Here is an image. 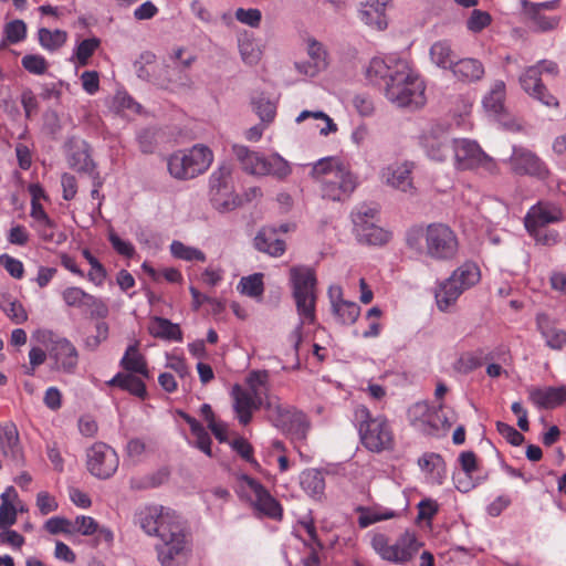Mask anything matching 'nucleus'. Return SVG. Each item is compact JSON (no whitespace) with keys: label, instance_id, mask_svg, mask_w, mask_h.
Wrapping results in <instances>:
<instances>
[{"label":"nucleus","instance_id":"obj_18","mask_svg":"<svg viewBox=\"0 0 566 566\" xmlns=\"http://www.w3.org/2000/svg\"><path fill=\"white\" fill-rule=\"evenodd\" d=\"M421 145L427 155L437 161L446 160L451 149L448 133L441 125L424 130L421 136Z\"/></svg>","mask_w":566,"mask_h":566},{"label":"nucleus","instance_id":"obj_62","mask_svg":"<svg viewBox=\"0 0 566 566\" xmlns=\"http://www.w3.org/2000/svg\"><path fill=\"white\" fill-rule=\"evenodd\" d=\"M72 530L73 533L77 532L82 535L88 536L95 534L98 531V524L93 517L81 515L77 516L74 522H72Z\"/></svg>","mask_w":566,"mask_h":566},{"label":"nucleus","instance_id":"obj_1","mask_svg":"<svg viewBox=\"0 0 566 566\" xmlns=\"http://www.w3.org/2000/svg\"><path fill=\"white\" fill-rule=\"evenodd\" d=\"M134 523L147 535L159 538L156 551L163 566H181L187 562L189 536L174 511L161 505H145L136 510Z\"/></svg>","mask_w":566,"mask_h":566},{"label":"nucleus","instance_id":"obj_4","mask_svg":"<svg viewBox=\"0 0 566 566\" xmlns=\"http://www.w3.org/2000/svg\"><path fill=\"white\" fill-rule=\"evenodd\" d=\"M406 244L410 250L438 261L452 260L459 248L457 234L444 223L410 228L406 233Z\"/></svg>","mask_w":566,"mask_h":566},{"label":"nucleus","instance_id":"obj_55","mask_svg":"<svg viewBox=\"0 0 566 566\" xmlns=\"http://www.w3.org/2000/svg\"><path fill=\"white\" fill-rule=\"evenodd\" d=\"M62 298L67 306L85 307L88 300H91V294L84 292L81 287L72 286L63 291Z\"/></svg>","mask_w":566,"mask_h":566},{"label":"nucleus","instance_id":"obj_52","mask_svg":"<svg viewBox=\"0 0 566 566\" xmlns=\"http://www.w3.org/2000/svg\"><path fill=\"white\" fill-rule=\"evenodd\" d=\"M395 516L396 513L388 509H361L358 517V524L360 527L365 528L374 523L389 520Z\"/></svg>","mask_w":566,"mask_h":566},{"label":"nucleus","instance_id":"obj_20","mask_svg":"<svg viewBox=\"0 0 566 566\" xmlns=\"http://www.w3.org/2000/svg\"><path fill=\"white\" fill-rule=\"evenodd\" d=\"M541 71L538 66H530L520 76V84L525 93L534 99L541 102L543 105L552 107L558 106V101L555 96L547 92V88L541 81Z\"/></svg>","mask_w":566,"mask_h":566},{"label":"nucleus","instance_id":"obj_23","mask_svg":"<svg viewBox=\"0 0 566 566\" xmlns=\"http://www.w3.org/2000/svg\"><path fill=\"white\" fill-rule=\"evenodd\" d=\"M563 219L562 209L551 202H539L533 206L525 216V228H545L549 223L558 222Z\"/></svg>","mask_w":566,"mask_h":566},{"label":"nucleus","instance_id":"obj_60","mask_svg":"<svg viewBox=\"0 0 566 566\" xmlns=\"http://www.w3.org/2000/svg\"><path fill=\"white\" fill-rule=\"evenodd\" d=\"M4 35L9 43H19L27 35V25L22 20H14L6 24Z\"/></svg>","mask_w":566,"mask_h":566},{"label":"nucleus","instance_id":"obj_53","mask_svg":"<svg viewBox=\"0 0 566 566\" xmlns=\"http://www.w3.org/2000/svg\"><path fill=\"white\" fill-rule=\"evenodd\" d=\"M305 43H306V52L311 59V62H313L321 70L326 69L327 52H326L324 45L312 36H308L305 40Z\"/></svg>","mask_w":566,"mask_h":566},{"label":"nucleus","instance_id":"obj_19","mask_svg":"<svg viewBox=\"0 0 566 566\" xmlns=\"http://www.w3.org/2000/svg\"><path fill=\"white\" fill-rule=\"evenodd\" d=\"M0 449L4 458L17 467L24 463L23 448L20 442L19 431L12 421L0 423Z\"/></svg>","mask_w":566,"mask_h":566},{"label":"nucleus","instance_id":"obj_28","mask_svg":"<svg viewBox=\"0 0 566 566\" xmlns=\"http://www.w3.org/2000/svg\"><path fill=\"white\" fill-rule=\"evenodd\" d=\"M463 292L464 289L451 276L446 279L439 284L434 293L438 308L442 312H447Z\"/></svg>","mask_w":566,"mask_h":566},{"label":"nucleus","instance_id":"obj_34","mask_svg":"<svg viewBox=\"0 0 566 566\" xmlns=\"http://www.w3.org/2000/svg\"><path fill=\"white\" fill-rule=\"evenodd\" d=\"M107 384L109 386H117L140 399H145L147 396L144 381L133 374L118 373Z\"/></svg>","mask_w":566,"mask_h":566},{"label":"nucleus","instance_id":"obj_31","mask_svg":"<svg viewBox=\"0 0 566 566\" xmlns=\"http://www.w3.org/2000/svg\"><path fill=\"white\" fill-rule=\"evenodd\" d=\"M148 331L157 338L175 342L182 340V332L179 325L164 317L154 316L150 319Z\"/></svg>","mask_w":566,"mask_h":566},{"label":"nucleus","instance_id":"obj_6","mask_svg":"<svg viewBox=\"0 0 566 566\" xmlns=\"http://www.w3.org/2000/svg\"><path fill=\"white\" fill-rule=\"evenodd\" d=\"M355 420L363 446L371 452H381L394 447L392 428L384 416L373 417L363 405L355 409Z\"/></svg>","mask_w":566,"mask_h":566},{"label":"nucleus","instance_id":"obj_38","mask_svg":"<svg viewBox=\"0 0 566 566\" xmlns=\"http://www.w3.org/2000/svg\"><path fill=\"white\" fill-rule=\"evenodd\" d=\"M491 359H493V356L491 354L484 355L482 349L467 352L457 359L453 368L455 371L465 375L479 368L484 360Z\"/></svg>","mask_w":566,"mask_h":566},{"label":"nucleus","instance_id":"obj_25","mask_svg":"<svg viewBox=\"0 0 566 566\" xmlns=\"http://www.w3.org/2000/svg\"><path fill=\"white\" fill-rule=\"evenodd\" d=\"M530 400L538 408L554 409L566 401V386L533 387L528 390Z\"/></svg>","mask_w":566,"mask_h":566},{"label":"nucleus","instance_id":"obj_27","mask_svg":"<svg viewBox=\"0 0 566 566\" xmlns=\"http://www.w3.org/2000/svg\"><path fill=\"white\" fill-rule=\"evenodd\" d=\"M378 216L379 209L375 205L361 203L355 207L350 213L354 235H365L364 231L378 222Z\"/></svg>","mask_w":566,"mask_h":566},{"label":"nucleus","instance_id":"obj_2","mask_svg":"<svg viewBox=\"0 0 566 566\" xmlns=\"http://www.w3.org/2000/svg\"><path fill=\"white\" fill-rule=\"evenodd\" d=\"M366 76L374 83L382 81L386 98L398 107L416 109L426 103L424 82L403 59L375 57L369 62Z\"/></svg>","mask_w":566,"mask_h":566},{"label":"nucleus","instance_id":"obj_30","mask_svg":"<svg viewBox=\"0 0 566 566\" xmlns=\"http://www.w3.org/2000/svg\"><path fill=\"white\" fill-rule=\"evenodd\" d=\"M453 75L462 82H475L483 77L484 67L479 60L462 59L455 61L451 69Z\"/></svg>","mask_w":566,"mask_h":566},{"label":"nucleus","instance_id":"obj_61","mask_svg":"<svg viewBox=\"0 0 566 566\" xmlns=\"http://www.w3.org/2000/svg\"><path fill=\"white\" fill-rule=\"evenodd\" d=\"M528 233L534 238L537 244L552 247L558 242L559 234L554 230H547L545 228L526 229Z\"/></svg>","mask_w":566,"mask_h":566},{"label":"nucleus","instance_id":"obj_54","mask_svg":"<svg viewBox=\"0 0 566 566\" xmlns=\"http://www.w3.org/2000/svg\"><path fill=\"white\" fill-rule=\"evenodd\" d=\"M264 490V486L256 481L255 479L249 475H241L239 479V490L238 493L240 496L248 499L251 503L252 500L260 495V493Z\"/></svg>","mask_w":566,"mask_h":566},{"label":"nucleus","instance_id":"obj_56","mask_svg":"<svg viewBox=\"0 0 566 566\" xmlns=\"http://www.w3.org/2000/svg\"><path fill=\"white\" fill-rule=\"evenodd\" d=\"M533 28L537 31H549L558 25L559 19L555 15H545L539 10L528 9Z\"/></svg>","mask_w":566,"mask_h":566},{"label":"nucleus","instance_id":"obj_14","mask_svg":"<svg viewBox=\"0 0 566 566\" xmlns=\"http://www.w3.org/2000/svg\"><path fill=\"white\" fill-rule=\"evenodd\" d=\"M119 459L116 451L104 442H96L86 450V467L97 479L112 478L118 469Z\"/></svg>","mask_w":566,"mask_h":566},{"label":"nucleus","instance_id":"obj_63","mask_svg":"<svg viewBox=\"0 0 566 566\" xmlns=\"http://www.w3.org/2000/svg\"><path fill=\"white\" fill-rule=\"evenodd\" d=\"M491 23V15L486 11L474 9L467 21V27L472 32H480Z\"/></svg>","mask_w":566,"mask_h":566},{"label":"nucleus","instance_id":"obj_57","mask_svg":"<svg viewBox=\"0 0 566 566\" xmlns=\"http://www.w3.org/2000/svg\"><path fill=\"white\" fill-rule=\"evenodd\" d=\"M83 255L91 265V270L87 275L88 280L95 285H102L106 277L105 268L88 250H84Z\"/></svg>","mask_w":566,"mask_h":566},{"label":"nucleus","instance_id":"obj_9","mask_svg":"<svg viewBox=\"0 0 566 566\" xmlns=\"http://www.w3.org/2000/svg\"><path fill=\"white\" fill-rule=\"evenodd\" d=\"M265 410L269 420L276 428L290 433L294 439L303 440L306 438L311 423L304 412L283 405L279 397H268Z\"/></svg>","mask_w":566,"mask_h":566},{"label":"nucleus","instance_id":"obj_64","mask_svg":"<svg viewBox=\"0 0 566 566\" xmlns=\"http://www.w3.org/2000/svg\"><path fill=\"white\" fill-rule=\"evenodd\" d=\"M0 265L6 269V271L14 279L20 280L23 277L24 266L23 263L9 255L1 254L0 255Z\"/></svg>","mask_w":566,"mask_h":566},{"label":"nucleus","instance_id":"obj_29","mask_svg":"<svg viewBox=\"0 0 566 566\" xmlns=\"http://www.w3.org/2000/svg\"><path fill=\"white\" fill-rule=\"evenodd\" d=\"M385 8L386 3L379 0L366 2L359 10L360 20L371 28L384 30L387 28Z\"/></svg>","mask_w":566,"mask_h":566},{"label":"nucleus","instance_id":"obj_41","mask_svg":"<svg viewBox=\"0 0 566 566\" xmlns=\"http://www.w3.org/2000/svg\"><path fill=\"white\" fill-rule=\"evenodd\" d=\"M239 52L242 61L248 65H255L260 62L262 50L260 44L248 34L238 39Z\"/></svg>","mask_w":566,"mask_h":566},{"label":"nucleus","instance_id":"obj_43","mask_svg":"<svg viewBox=\"0 0 566 566\" xmlns=\"http://www.w3.org/2000/svg\"><path fill=\"white\" fill-rule=\"evenodd\" d=\"M269 373L266 370H253L247 377V390L262 401L271 397L268 391Z\"/></svg>","mask_w":566,"mask_h":566},{"label":"nucleus","instance_id":"obj_12","mask_svg":"<svg viewBox=\"0 0 566 566\" xmlns=\"http://www.w3.org/2000/svg\"><path fill=\"white\" fill-rule=\"evenodd\" d=\"M197 56L184 48H177L169 54V64L164 66L163 85H171L179 88H191L193 80L190 69Z\"/></svg>","mask_w":566,"mask_h":566},{"label":"nucleus","instance_id":"obj_36","mask_svg":"<svg viewBox=\"0 0 566 566\" xmlns=\"http://www.w3.org/2000/svg\"><path fill=\"white\" fill-rule=\"evenodd\" d=\"M0 308L14 324H23L28 319V313L22 303L8 292L0 293Z\"/></svg>","mask_w":566,"mask_h":566},{"label":"nucleus","instance_id":"obj_17","mask_svg":"<svg viewBox=\"0 0 566 566\" xmlns=\"http://www.w3.org/2000/svg\"><path fill=\"white\" fill-rule=\"evenodd\" d=\"M413 163H394L381 170L382 181L399 191L412 193L415 190L412 181Z\"/></svg>","mask_w":566,"mask_h":566},{"label":"nucleus","instance_id":"obj_58","mask_svg":"<svg viewBox=\"0 0 566 566\" xmlns=\"http://www.w3.org/2000/svg\"><path fill=\"white\" fill-rule=\"evenodd\" d=\"M22 66L32 74L42 75L48 70L46 60L40 54H27L21 60Z\"/></svg>","mask_w":566,"mask_h":566},{"label":"nucleus","instance_id":"obj_10","mask_svg":"<svg viewBox=\"0 0 566 566\" xmlns=\"http://www.w3.org/2000/svg\"><path fill=\"white\" fill-rule=\"evenodd\" d=\"M213 160L212 151L198 144L188 150L177 151L168 159V170L177 179H191L205 172Z\"/></svg>","mask_w":566,"mask_h":566},{"label":"nucleus","instance_id":"obj_39","mask_svg":"<svg viewBox=\"0 0 566 566\" xmlns=\"http://www.w3.org/2000/svg\"><path fill=\"white\" fill-rule=\"evenodd\" d=\"M233 167L229 163L221 164L210 176V193L234 189L232 179Z\"/></svg>","mask_w":566,"mask_h":566},{"label":"nucleus","instance_id":"obj_5","mask_svg":"<svg viewBox=\"0 0 566 566\" xmlns=\"http://www.w3.org/2000/svg\"><path fill=\"white\" fill-rule=\"evenodd\" d=\"M311 176L319 184L322 198L344 201L357 188V177L337 157L321 158L313 164Z\"/></svg>","mask_w":566,"mask_h":566},{"label":"nucleus","instance_id":"obj_44","mask_svg":"<svg viewBox=\"0 0 566 566\" xmlns=\"http://www.w3.org/2000/svg\"><path fill=\"white\" fill-rule=\"evenodd\" d=\"M170 253L174 258L187 262H205L207 256L203 251L195 247L186 245L181 241L174 240L169 247Z\"/></svg>","mask_w":566,"mask_h":566},{"label":"nucleus","instance_id":"obj_22","mask_svg":"<svg viewBox=\"0 0 566 566\" xmlns=\"http://www.w3.org/2000/svg\"><path fill=\"white\" fill-rule=\"evenodd\" d=\"M415 412L421 413L422 418L418 420V428L428 436H439L441 431L451 427L447 417L442 413V405L437 409L430 410L426 403H417L413 407Z\"/></svg>","mask_w":566,"mask_h":566},{"label":"nucleus","instance_id":"obj_16","mask_svg":"<svg viewBox=\"0 0 566 566\" xmlns=\"http://www.w3.org/2000/svg\"><path fill=\"white\" fill-rule=\"evenodd\" d=\"M505 83L496 80L492 83L490 91L483 97L482 104L485 112L501 122L511 130H518L521 127L514 119L506 120L505 113Z\"/></svg>","mask_w":566,"mask_h":566},{"label":"nucleus","instance_id":"obj_24","mask_svg":"<svg viewBox=\"0 0 566 566\" xmlns=\"http://www.w3.org/2000/svg\"><path fill=\"white\" fill-rule=\"evenodd\" d=\"M69 165L77 172L92 176L96 174V165L92 159L91 146L85 140H74L67 157Z\"/></svg>","mask_w":566,"mask_h":566},{"label":"nucleus","instance_id":"obj_33","mask_svg":"<svg viewBox=\"0 0 566 566\" xmlns=\"http://www.w3.org/2000/svg\"><path fill=\"white\" fill-rule=\"evenodd\" d=\"M120 366L125 370H127L129 373L138 374L146 379H148L150 377V373L147 368L146 359L138 352L136 344L127 347L125 355L120 359Z\"/></svg>","mask_w":566,"mask_h":566},{"label":"nucleus","instance_id":"obj_11","mask_svg":"<svg viewBox=\"0 0 566 566\" xmlns=\"http://www.w3.org/2000/svg\"><path fill=\"white\" fill-rule=\"evenodd\" d=\"M455 166L461 170H483L489 175L499 172L496 161L485 154L479 144L470 139L453 140Z\"/></svg>","mask_w":566,"mask_h":566},{"label":"nucleus","instance_id":"obj_47","mask_svg":"<svg viewBox=\"0 0 566 566\" xmlns=\"http://www.w3.org/2000/svg\"><path fill=\"white\" fill-rule=\"evenodd\" d=\"M364 234H357L355 238L359 243L367 245H384L391 239V232L377 223L364 231Z\"/></svg>","mask_w":566,"mask_h":566},{"label":"nucleus","instance_id":"obj_50","mask_svg":"<svg viewBox=\"0 0 566 566\" xmlns=\"http://www.w3.org/2000/svg\"><path fill=\"white\" fill-rule=\"evenodd\" d=\"M332 312L340 324L352 325L357 321L360 307L355 302L345 301L332 308Z\"/></svg>","mask_w":566,"mask_h":566},{"label":"nucleus","instance_id":"obj_40","mask_svg":"<svg viewBox=\"0 0 566 566\" xmlns=\"http://www.w3.org/2000/svg\"><path fill=\"white\" fill-rule=\"evenodd\" d=\"M210 200L214 209L222 213L233 211L242 205L234 189L214 191L210 193Z\"/></svg>","mask_w":566,"mask_h":566},{"label":"nucleus","instance_id":"obj_13","mask_svg":"<svg viewBox=\"0 0 566 566\" xmlns=\"http://www.w3.org/2000/svg\"><path fill=\"white\" fill-rule=\"evenodd\" d=\"M41 342L48 346L49 357L54 361V369L73 374L78 364L76 347L65 337H57L50 331L38 332Z\"/></svg>","mask_w":566,"mask_h":566},{"label":"nucleus","instance_id":"obj_3","mask_svg":"<svg viewBox=\"0 0 566 566\" xmlns=\"http://www.w3.org/2000/svg\"><path fill=\"white\" fill-rule=\"evenodd\" d=\"M292 296L295 302L298 323L289 335L295 354L298 353L303 339V326L316 322V276L308 266H294L290 270Z\"/></svg>","mask_w":566,"mask_h":566},{"label":"nucleus","instance_id":"obj_35","mask_svg":"<svg viewBox=\"0 0 566 566\" xmlns=\"http://www.w3.org/2000/svg\"><path fill=\"white\" fill-rule=\"evenodd\" d=\"M300 483L304 492L311 497L322 499L325 490V480L323 473L318 470H305L300 475Z\"/></svg>","mask_w":566,"mask_h":566},{"label":"nucleus","instance_id":"obj_7","mask_svg":"<svg viewBox=\"0 0 566 566\" xmlns=\"http://www.w3.org/2000/svg\"><path fill=\"white\" fill-rule=\"evenodd\" d=\"M232 151L242 170L249 175L258 177L273 176L277 179H284L292 171L290 164L276 154L265 157L243 145H233Z\"/></svg>","mask_w":566,"mask_h":566},{"label":"nucleus","instance_id":"obj_26","mask_svg":"<svg viewBox=\"0 0 566 566\" xmlns=\"http://www.w3.org/2000/svg\"><path fill=\"white\" fill-rule=\"evenodd\" d=\"M254 248L271 256H281L286 249L285 242L277 237V231L272 227H263L253 239Z\"/></svg>","mask_w":566,"mask_h":566},{"label":"nucleus","instance_id":"obj_45","mask_svg":"<svg viewBox=\"0 0 566 566\" xmlns=\"http://www.w3.org/2000/svg\"><path fill=\"white\" fill-rule=\"evenodd\" d=\"M451 277L465 291L480 281V270L474 263H464L453 271Z\"/></svg>","mask_w":566,"mask_h":566},{"label":"nucleus","instance_id":"obj_49","mask_svg":"<svg viewBox=\"0 0 566 566\" xmlns=\"http://www.w3.org/2000/svg\"><path fill=\"white\" fill-rule=\"evenodd\" d=\"M99 45L101 40L96 36L85 39L77 44L72 57L76 61V64L85 66Z\"/></svg>","mask_w":566,"mask_h":566},{"label":"nucleus","instance_id":"obj_59","mask_svg":"<svg viewBox=\"0 0 566 566\" xmlns=\"http://www.w3.org/2000/svg\"><path fill=\"white\" fill-rule=\"evenodd\" d=\"M254 109L262 122L270 123L276 114V106L266 97H259L253 102Z\"/></svg>","mask_w":566,"mask_h":566},{"label":"nucleus","instance_id":"obj_51","mask_svg":"<svg viewBox=\"0 0 566 566\" xmlns=\"http://www.w3.org/2000/svg\"><path fill=\"white\" fill-rule=\"evenodd\" d=\"M237 289L241 294L249 297H260L264 291L262 274L255 273L249 276H243Z\"/></svg>","mask_w":566,"mask_h":566},{"label":"nucleus","instance_id":"obj_8","mask_svg":"<svg viewBox=\"0 0 566 566\" xmlns=\"http://www.w3.org/2000/svg\"><path fill=\"white\" fill-rule=\"evenodd\" d=\"M422 543L413 532L406 531L391 542L385 534H376L371 538V547L381 559L394 564L410 562L420 551Z\"/></svg>","mask_w":566,"mask_h":566},{"label":"nucleus","instance_id":"obj_46","mask_svg":"<svg viewBox=\"0 0 566 566\" xmlns=\"http://www.w3.org/2000/svg\"><path fill=\"white\" fill-rule=\"evenodd\" d=\"M40 45L48 51H56L64 45L67 33L63 30L41 28L38 32Z\"/></svg>","mask_w":566,"mask_h":566},{"label":"nucleus","instance_id":"obj_48","mask_svg":"<svg viewBox=\"0 0 566 566\" xmlns=\"http://www.w3.org/2000/svg\"><path fill=\"white\" fill-rule=\"evenodd\" d=\"M307 118H313L315 120H322L324 123V126L317 125V128L319 129V134L323 136H327L332 133L337 132V125L334 123V120L324 112L322 111H303L298 114L295 122L302 123L306 120Z\"/></svg>","mask_w":566,"mask_h":566},{"label":"nucleus","instance_id":"obj_37","mask_svg":"<svg viewBox=\"0 0 566 566\" xmlns=\"http://www.w3.org/2000/svg\"><path fill=\"white\" fill-rule=\"evenodd\" d=\"M455 57L448 41H438L430 49V59L438 67L451 70L455 63Z\"/></svg>","mask_w":566,"mask_h":566},{"label":"nucleus","instance_id":"obj_21","mask_svg":"<svg viewBox=\"0 0 566 566\" xmlns=\"http://www.w3.org/2000/svg\"><path fill=\"white\" fill-rule=\"evenodd\" d=\"M233 399V409L238 416L239 422L243 426L248 424L252 419V413L261 406L265 407V401L260 400L241 385L235 384L231 390Z\"/></svg>","mask_w":566,"mask_h":566},{"label":"nucleus","instance_id":"obj_42","mask_svg":"<svg viewBox=\"0 0 566 566\" xmlns=\"http://www.w3.org/2000/svg\"><path fill=\"white\" fill-rule=\"evenodd\" d=\"M259 512L271 518H281L282 517V507L280 503L269 493V491L264 488V490L260 493V495L255 496L251 503Z\"/></svg>","mask_w":566,"mask_h":566},{"label":"nucleus","instance_id":"obj_32","mask_svg":"<svg viewBox=\"0 0 566 566\" xmlns=\"http://www.w3.org/2000/svg\"><path fill=\"white\" fill-rule=\"evenodd\" d=\"M537 326L546 346L551 349L560 350L566 345V331L553 326L546 317H538Z\"/></svg>","mask_w":566,"mask_h":566},{"label":"nucleus","instance_id":"obj_15","mask_svg":"<svg viewBox=\"0 0 566 566\" xmlns=\"http://www.w3.org/2000/svg\"><path fill=\"white\" fill-rule=\"evenodd\" d=\"M507 163L516 175L531 176L541 180L549 176L547 165L535 153L522 146H513Z\"/></svg>","mask_w":566,"mask_h":566}]
</instances>
